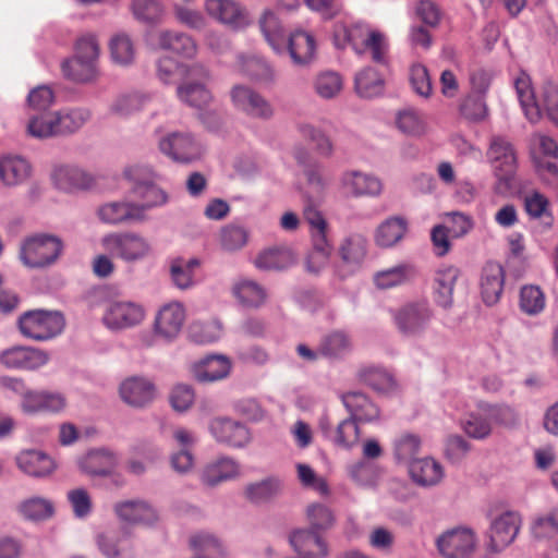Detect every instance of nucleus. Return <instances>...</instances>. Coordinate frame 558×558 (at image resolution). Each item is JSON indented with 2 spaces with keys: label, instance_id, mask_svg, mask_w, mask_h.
Masks as SVG:
<instances>
[{
  "label": "nucleus",
  "instance_id": "nucleus-29",
  "mask_svg": "<svg viewBox=\"0 0 558 558\" xmlns=\"http://www.w3.org/2000/svg\"><path fill=\"white\" fill-rule=\"evenodd\" d=\"M341 401L350 413V417L356 422L369 423L379 417L378 407L361 391L342 393Z\"/></svg>",
  "mask_w": 558,
  "mask_h": 558
},
{
  "label": "nucleus",
  "instance_id": "nucleus-21",
  "mask_svg": "<svg viewBox=\"0 0 558 558\" xmlns=\"http://www.w3.org/2000/svg\"><path fill=\"white\" fill-rule=\"evenodd\" d=\"M97 546L106 558H134V543L125 529L109 531L97 536Z\"/></svg>",
  "mask_w": 558,
  "mask_h": 558
},
{
  "label": "nucleus",
  "instance_id": "nucleus-49",
  "mask_svg": "<svg viewBox=\"0 0 558 558\" xmlns=\"http://www.w3.org/2000/svg\"><path fill=\"white\" fill-rule=\"evenodd\" d=\"M118 463L113 452L107 449L90 451L81 463L82 469L90 475H108Z\"/></svg>",
  "mask_w": 558,
  "mask_h": 558
},
{
  "label": "nucleus",
  "instance_id": "nucleus-15",
  "mask_svg": "<svg viewBox=\"0 0 558 558\" xmlns=\"http://www.w3.org/2000/svg\"><path fill=\"white\" fill-rule=\"evenodd\" d=\"M98 219L110 226L134 225L143 222L142 208L136 202L121 199L108 202L97 208Z\"/></svg>",
  "mask_w": 558,
  "mask_h": 558
},
{
  "label": "nucleus",
  "instance_id": "nucleus-54",
  "mask_svg": "<svg viewBox=\"0 0 558 558\" xmlns=\"http://www.w3.org/2000/svg\"><path fill=\"white\" fill-rule=\"evenodd\" d=\"M462 426L465 434L474 439H485L493 430V426L483 404L465 417Z\"/></svg>",
  "mask_w": 558,
  "mask_h": 558
},
{
  "label": "nucleus",
  "instance_id": "nucleus-13",
  "mask_svg": "<svg viewBox=\"0 0 558 558\" xmlns=\"http://www.w3.org/2000/svg\"><path fill=\"white\" fill-rule=\"evenodd\" d=\"M207 14L232 29H241L251 23L248 11L235 0H206Z\"/></svg>",
  "mask_w": 558,
  "mask_h": 558
},
{
  "label": "nucleus",
  "instance_id": "nucleus-52",
  "mask_svg": "<svg viewBox=\"0 0 558 558\" xmlns=\"http://www.w3.org/2000/svg\"><path fill=\"white\" fill-rule=\"evenodd\" d=\"M250 240V230L238 222L223 226L220 230L219 241L222 250L238 252L246 246Z\"/></svg>",
  "mask_w": 558,
  "mask_h": 558
},
{
  "label": "nucleus",
  "instance_id": "nucleus-46",
  "mask_svg": "<svg viewBox=\"0 0 558 558\" xmlns=\"http://www.w3.org/2000/svg\"><path fill=\"white\" fill-rule=\"evenodd\" d=\"M282 488V482L276 476L250 483L245 486L244 495L253 504H265L275 498Z\"/></svg>",
  "mask_w": 558,
  "mask_h": 558
},
{
  "label": "nucleus",
  "instance_id": "nucleus-33",
  "mask_svg": "<svg viewBox=\"0 0 558 558\" xmlns=\"http://www.w3.org/2000/svg\"><path fill=\"white\" fill-rule=\"evenodd\" d=\"M131 194L140 201L136 205L142 208L143 222L147 220L148 209L162 206L168 202L166 192L148 180H135Z\"/></svg>",
  "mask_w": 558,
  "mask_h": 558
},
{
  "label": "nucleus",
  "instance_id": "nucleus-63",
  "mask_svg": "<svg viewBox=\"0 0 558 558\" xmlns=\"http://www.w3.org/2000/svg\"><path fill=\"white\" fill-rule=\"evenodd\" d=\"M351 350V340L347 333L335 331L326 336L319 345V352L327 357H341Z\"/></svg>",
  "mask_w": 558,
  "mask_h": 558
},
{
  "label": "nucleus",
  "instance_id": "nucleus-1",
  "mask_svg": "<svg viewBox=\"0 0 558 558\" xmlns=\"http://www.w3.org/2000/svg\"><path fill=\"white\" fill-rule=\"evenodd\" d=\"M87 107H66L54 112L34 116L27 124L28 133L37 138L66 136L78 132L92 119Z\"/></svg>",
  "mask_w": 558,
  "mask_h": 558
},
{
  "label": "nucleus",
  "instance_id": "nucleus-28",
  "mask_svg": "<svg viewBox=\"0 0 558 558\" xmlns=\"http://www.w3.org/2000/svg\"><path fill=\"white\" fill-rule=\"evenodd\" d=\"M185 319V311L181 303L165 304L155 319V330L163 338H174L181 330Z\"/></svg>",
  "mask_w": 558,
  "mask_h": 558
},
{
  "label": "nucleus",
  "instance_id": "nucleus-51",
  "mask_svg": "<svg viewBox=\"0 0 558 558\" xmlns=\"http://www.w3.org/2000/svg\"><path fill=\"white\" fill-rule=\"evenodd\" d=\"M61 71L65 78L75 83L93 82L98 74L97 65L75 57L63 60Z\"/></svg>",
  "mask_w": 558,
  "mask_h": 558
},
{
  "label": "nucleus",
  "instance_id": "nucleus-10",
  "mask_svg": "<svg viewBox=\"0 0 558 558\" xmlns=\"http://www.w3.org/2000/svg\"><path fill=\"white\" fill-rule=\"evenodd\" d=\"M230 97L234 108L251 118L269 120L274 116L271 104L247 85H234L230 90Z\"/></svg>",
  "mask_w": 558,
  "mask_h": 558
},
{
  "label": "nucleus",
  "instance_id": "nucleus-19",
  "mask_svg": "<svg viewBox=\"0 0 558 558\" xmlns=\"http://www.w3.org/2000/svg\"><path fill=\"white\" fill-rule=\"evenodd\" d=\"M341 187L352 197H377L383 192V183L372 173L347 170L340 177Z\"/></svg>",
  "mask_w": 558,
  "mask_h": 558
},
{
  "label": "nucleus",
  "instance_id": "nucleus-17",
  "mask_svg": "<svg viewBox=\"0 0 558 558\" xmlns=\"http://www.w3.org/2000/svg\"><path fill=\"white\" fill-rule=\"evenodd\" d=\"M66 407V398L59 391L32 390L21 401V409L25 414L62 412Z\"/></svg>",
  "mask_w": 558,
  "mask_h": 558
},
{
  "label": "nucleus",
  "instance_id": "nucleus-8",
  "mask_svg": "<svg viewBox=\"0 0 558 558\" xmlns=\"http://www.w3.org/2000/svg\"><path fill=\"white\" fill-rule=\"evenodd\" d=\"M434 318L427 301L409 302L396 311L393 319L399 332L407 338H420Z\"/></svg>",
  "mask_w": 558,
  "mask_h": 558
},
{
  "label": "nucleus",
  "instance_id": "nucleus-31",
  "mask_svg": "<svg viewBox=\"0 0 558 558\" xmlns=\"http://www.w3.org/2000/svg\"><path fill=\"white\" fill-rule=\"evenodd\" d=\"M231 371V362L226 355L211 354L194 365L193 372L199 383H213L226 378Z\"/></svg>",
  "mask_w": 558,
  "mask_h": 558
},
{
  "label": "nucleus",
  "instance_id": "nucleus-37",
  "mask_svg": "<svg viewBox=\"0 0 558 558\" xmlns=\"http://www.w3.org/2000/svg\"><path fill=\"white\" fill-rule=\"evenodd\" d=\"M239 470V464L233 459L221 457L204 468L202 482L206 486L215 487L222 482L235 478Z\"/></svg>",
  "mask_w": 558,
  "mask_h": 558
},
{
  "label": "nucleus",
  "instance_id": "nucleus-41",
  "mask_svg": "<svg viewBox=\"0 0 558 558\" xmlns=\"http://www.w3.org/2000/svg\"><path fill=\"white\" fill-rule=\"evenodd\" d=\"M514 88L526 119L531 123L538 122L542 117L541 105L535 99L530 76L525 73L519 75L514 81Z\"/></svg>",
  "mask_w": 558,
  "mask_h": 558
},
{
  "label": "nucleus",
  "instance_id": "nucleus-62",
  "mask_svg": "<svg viewBox=\"0 0 558 558\" xmlns=\"http://www.w3.org/2000/svg\"><path fill=\"white\" fill-rule=\"evenodd\" d=\"M343 87V81L339 73L325 71L319 73L314 81L316 94L324 99H332L339 95Z\"/></svg>",
  "mask_w": 558,
  "mask_h": 558
},
{
  "label": "nucleus",
  "instance_id": "nucleus-22",
  "mask_svg": "<svg viewBox=\"0 0 558 558\" xmlns=\"http://www.w3.org/2000/svg\"><path fill=\"white\" fill-rule=\"evenodd\" d=\"M49 360L45 351L32 347H13L2 351L0 362L8 368L36 369Z\"/></svg>",
  "mask_w": 558,
  "mask_h": 558
},
{
  "label": "nucleus",
  "instance_id": "nucleus-32",
  "mask_svg": "<svg viewBox=\"0 0 558 558\" xmlns=\"http://www.w3.org/2000/svg\"><path fill=\"white\" fill-rule=\"evenodd\" d=\"M505 272L499 263H487L482 271L481 293L483 301L487 305H494L498 302L504 290Z\"/></svg>",
  "mask_w": 558,
  "mask_h": 558
},
{
  "label": "nucleus",
  "instance_id": "nucleus-55",
  "mask_svg": "<svg viewBox=\"0 0 558 558\" xmlns=\"http://www.w3.org/2000/svg\"><path fill=\"white\" fill-rule=\"evenodd\" d=\"M260 29L270 47L278 53L284 50L287 40L278 17L272 12H265L259 21Z\"/></svg>",
  "mask_w": 558,
  "mask_h": 558
},
{
  "label": "nucleus",
  "instance_id": "nucleus-38",
  "mask_svg": "<svg viewBox=\"0 0 558 558\" xmlns=\"http://www.w3.org/2000/svg\"><path fill=\"white\" fill-rule=\"evenodd\" d=\"M199 265L201 263L197 258H173L169 266L172 284L182 291L192 289L196 284L195 271Z\"/></svg>",
  "mask_w": 558,
  "mask_h": 558
},
{
  "label": "nucleus",
  "instance_id": "nucleus-47",
  "mask_svg": "<svg viewBox=\"0 0 558 558\" xmlns=\"http://www.w3.org/2000/svg\"><path fill=\"white\" fill-rule=\"evenodd\" d=\"M408 230V222L402 217H390L379 225L375 241L381 247H391L398 243Z\"/></svg>",
  "mask_w": 558,
  "mask_h": 558
},
{
  "label": "nucleus",
  "instance_id": "nucleus-24",
  "mask_svg": "<svg viewBox=\"0 0 558 558\" xmlns=\"http://www.w3.org/2000/svg\"><path fill=\"white\" fill-rule=\"evenodd\" d=\"M51 180L59 190L65 192L85 190L93 184V177L88 172L75 165L66 163L54 165Z\"/></svg>",
  "mask_w": 558,
  "mask_h": 558
},
{
  "label": "nucleus",
  "instance_id": "nucleus-16",
  "mask_svg": "<svg viewBox=\"0 0 558 558\" xmlns=\"http://www.w3.org/2000/svg\"><path fill=\"white\" fill-rule=\"evenodd\" d=\"M119 395L129 407L144 409L155 400L156 386L146 377L132 376L120 384Z\"/></svg>",
  "mask_w": 558,
  "mask_h": 558
},
{
  "label": "nucleus",
  "instance_id": "nucleus-59",
  "mask_svg": "<svg viewBox=\"0 0 558 558\" xmlns=\"http://www.w3.org/2000/svg\"><path fill=\"white\" fill-rule=\"evenodd\" d=\"M545 304V294L539 287L527 284L521 288L519 305L523 313L530 316L538 315L544 311Z\"/></svg>",
  "mask_w": 558,
  "mask_h": 558
},
{
  "label": "nucleus",
  "instance_id": "nucleus-44",
  "mask_svg": "<svg viewBox=\"0 0 558 558\" xmlns=\"http://www.w3.org/2000/svg\"><path fill=\"white\" fill-rule=\"evenodd\" d=\"M383 75L372 66H366L355 74L354 88L362 98H374L384 92Z\"/></svg>",
  "mask_w": 558,
  "mask_h": 558
},
{
  "label": "nucleus",
  "instance_id": "nucleus-60",
  "mask_svg": "<svg viewBox=\"0 0 558 558\" xmlns=\"http://www.w3.org/2000/svg\"><path fill=\"white\" fill-rule=\"evenodd\" d=\"M306 519L310 523V529L320 533L330 530L336 523V517L332 510L328 506L319 502L307 506Z\"/></svg>",
  "mask_w": 558,
  "mask_h": 558
},
{
  "label": "nucleus",
  "instance_id": "nucleus-50",
  "mask_svg": "<svg viewBox=\"0 0 558 558\" xmlns=\"http://www.w3.org/2000/svg\"><path fill=\"white\" fill-rule=\"evenodd\" d=\"M416 275L415 268L410 264H399L378 271L374 281L380 289H390L411 281Z\"/></svg>",
  "mask_w": 558,
  "mask_h": 558
},
{
  "label": "nucleus",
  "instance_id": "nucleus-5",
  "mask_svg": "<svg viewBox=\"0 0 558 558\" xmlns=\"http://www.w3.org/2000/svg\"><path fill=\"white\" fill-rule=\"evenodd\" d=\"M145 319L142 304L123 299L108 300L102 304L101 323L111 331H123L140 326Z\"/></svg>",
  "mask_w": 558,
  "mask_h": 558
},
{
  "label": "nucleus",
  "instance_id": "nucleus-23",
  "mask_svg": "<svg viewBox=\"0 0 558 558\" xmlns=\"http://www.w3.org/2000/svg\"><path fill=\"white\" fill-rule=\"evenodd\" d=\"M113 509L121 521L130 524L151 526L159 520L158 511L149 502L141 499L117 502Z\"/></svg>",
  "mask_w": 558,
  "mask_h": 558
},
{
  "label": "nucleus",
  "instance_id": "nucleus-11",
  "mask_svg": "<svg viewBox=\"0 0 558 558\" xmlns=\"http://www.w3.org/2000/svg\"><path fill=\"white\" fill-rule=\"evenodd\" d=\"M499 183L509 186L517 166V155L512 144L504 136H494L487 151Z\"/></svg>",
  "mask_w": 558,
  "mask_h": 558
},
{
  "label": "nucleus",
  "instance_id": "nucleus-14",
  "mask_svg": "<svg viewBox=\"0 0 558 558\" xmlns=\"http://www.w3.org/2000/svg\"><path fill=\"white\" fill-rule=\"evenodd\" d=\"M159 149L174 161L191 162L202 155L201 145L190 133L173 132L159 141Z\"/></svg>",
  "mask_w": 558,
  "mask_h": 558
},
{
  "label": "nucleus",
  "instance_id": "nucleus-34",
  "mask_svg": "<svg viewBox=\"0 0 558 558\" xmlns=\"http://www.w3.org/2000/svg\"><path fill=\"white\" fill-rule=\"evenodd\" d=\"M157 45L163 50H170L183 58L192 59L197 53V45L192 36L175 32L160 31L157 34Z\"/></svg>",
  "mask_w": 558,
  "mask_h": 558
},
{
  "label": "nucleus",
  "instance_id": "nucleus-36",
  "mask_svg": "<svg viewBox=\"0 0 558 558\" xmlns=\"http://www.w3.org/2000/svg\"><path fill=\"white\" fill-rule=\"evenodd\" d=\"M530 535L535 542H547L558 535V505L532 517Z\"/></svg>",
  "mask_w": 558,
  "mask_h": 558
},
{
  "label": "nucleus",
  "instance_id": "nucleus-26",
  "mask_svg": "<svg viewBox=\"0 0 558 558\" xmlns=\"http://www.w3.org/2000/svg\"><path fill=\"white\" fill-rule=\"evenodd\" d=\"M15 462L24 474L37 478L49 476L56 469L54 461L47 453L35 449L21 451Z\"/></svg>",
  "mask_w": 558,
  "mask_h": 558
},
{
  "label": "nucleus",
  "instance_id": "nucleus-20",
  "mask_svg": "<svg viewBox=\"0 0 558 558\" xmlns=\"http://www.w3.org/2000/svg\"><path fill=\"white\" fill-rule=\"evenodd\" d=\"M292 548L305 558H327L329 546L322 537L320 532L313 529H300L293 531L289 536Z\"/></svg>",
  "mask_w": 558,
  "mask_h": 558
},
{
  "label": "nucleus",
  "instance_id": "nucleus-3",
  "mask_svg": "<svg viewBox=\"0 0 558 558\" xmlns=\"http://www.w3.org/2000/svg\"><path fill=\"white\" fill-rule=\"evenodd\" d=\"M17 326L25 338L47 341L62 332L64 318L56 311L33 310L19 317Z\"/></svg>",
  "mask_w": 558,
  "mask_h": 558
},
{
  "label": "nucleus",
  "instance_id": "nucleus-61",
  "mask_svg": "<svg viewBox=\"0 0 558 558\" xmlns=\"http://www.w3.org/2000/svg\"><path fill=\"white\" fill-rule=\"evenodd\" d=\"M421 438L411 433H404L397 437L393 442L395 457L399 462L410 464L416 460V456L421 449Z\"/></svg>",
  "mask_w": 558,
  "mask_h": 558
},
{
  "label": "nucleus",
  "instance_id": "nucleus-53",
  "mask_svg": "<svg viewBox=\"0 0 558 558\" xmlns=\"http://www.w3.org/2000/svg\"><path fill=\"white\" fill-rule=\"evenodd\" d=\"M362 383L378 392H389L395 389L396 381L392 375L379 366H367L359 371Z\"/></svg>",
  "mask_w": 558,
  "mask_h": 558
},
{
  "label": "nucleus",
  "instance_id": "nucleus-2",
  "mask_svg": "<svg viewBox=\"0 0 558 558\" xmlns=\"http://www.w3.org/2000/svg\"><path fill=\"white\" fill-rule=\"evenodd\" d=\"M64 250L61 238L49 233H38L26 238L20 247L22 264L31 269H44L54 265Z\"/></svg>",
  "mask_w": 558,
  "mask_h": 558
},
{
  "label": "nucleus",
  "instance_id": "nucleus-48",
  "mask_svg": "<svg viewBox=\"0 0 558 558\" xmlns=\"http://www.w3.org/2000/svg\"><path fill=\"white\" fill-rule=\"evenodd\" d=\"M288 50L295 64H305L313 58L315 51L314 38L306 32L296 31L288 39Z\"/></svg>",
  "mask_w": 558,
  "mask_h": 558
},
{
  "label": "nucleus",
  "instance_id": "nucleus-40",
  "mask_svg": "<svg viewBox=\"0 0 558 558\" xmlns=\"http://www.w3.org/2000/svg\"><path fill=\"white\" fill-rule=\"evenodd\" d=\"M524 209L531 219L541 220V232H547L554 225V217L549 209L548 198L537 192L532 191L524 196Z\"/></svg>",
  "mask_w": 558,
  "mask_h": 558
},
{
  "label": "nucleus",
  "instance_id": "nucleus-43",
  "mask_svg": "<svg viewBox=\"0 0 558 558\" xmlns=\"http://www.w3.org/2000/svg\"><path fill=\"white\" fill-rule=\"evenodd\" d=\"M238 68L247 77L260 82L271 83L275 81V71L271 65L262 57L252 56H238Z\"/></svg>",
  "mask_w": 558,
  "mask_h": 558
},
{
  "label": "nucleus",
  "instance_id": "nucleus-12",
  "mask_svg": "<svg viewBox=\"0 0 558 558\" xmlns=\"http://www.w3.org/2000/svg\"><path fill=\"white\" fill-rule=\"evenodd\" d=\"M521 523V514L517 511H505L496 517L490 522L487 548L492 553L504 550L518 536Z\"/></svg>",
  "mask_w": 558,
  "mask_h": 558
},
{
  "label": "nucleus",
  "instance_id": "nucleus-64",
  "mask_svg": "<svg viewBox=\"0 0 558 558\" xmlns=\"http://www.w3.org/2000/svg\"><path fill=\"white\" fill-rule=\"evenodd\" d=\"M396 123L402 133L411 136H418L423 134L425 130L422 114L413 108L399 111Z\"/></svg>",
  "mask_w": 558,
  "mask_h": 558
},
{
  "label": "nucleus",
  "instance_id": "nucleus-35",
  "mask_svg": "<svg viewBox=\"0 0 558 558\" xmlns=\"http://www.w3.org/2000/svg\"><path fill=\"white\" fill-rule=\"evenodd\" d=\"M409 472L413 482L422 487H432L439 484L444 477L440 463L432 458L416 459L409 464Z\"/></svg>",
  "mask_w": 558,
  "mask_h": 558
},
{
  "label": "nucleus",
  "instance_id": "nucleus-27",
  "mask_svg": "<svg viewBox=\"0 0 558 558\" xmlns=\"http://www.w3.org/2000/svg\"><path fill=\"white\" fill-rule=\"evenodd\" d=\"M471 83L476 94H470L462 100L460 112L468 120L480 121L487 114V107L483 94L488 85L483 73L472 74Z\"/></svg>",
  "mask_w": 558,
  "mask_h": 558
},
{
  "label": "nucleus",
  "instance_id": "nucleus-45",
  "mask_svg": "<svg viewBox=\"0 0 558 558\" xmlns=\"http://www.w3.org/2000/svg\"><path fill=\"white\" fill-rule=\"evenodd\" d=\"M313 250L306 259V269L317 274L328 263L332 247L329 243L326 230L312 231Z\"/></svg>",
  "mask_w": 558,
  "mask_h": 558
},
{
  "label": "nucleus",
  "instance_id": "nucleus-4",
  "mask_svg": "<svg viewBox=\"0 0 558 558\" xmlns=\"http://www.w3.org/2000/svg\"><path fill=\"white\" fill-rule=\"evenodd\" d=\"M102 247L113 257L135 263L151 254L149 241L136 232H112L101 239Z\"/></svg>",
  "mask_w": 558,
  "mask_h": 558
},
{
  "label": "nucleus",
  "instance_id": "nucleus-39",
  "mask_svg": "<svg viewBox=\"0 0 558 558\" xmlns=\"http://www.w3.org/2000/svg\"><path fill=\"white\" fill-rule=\"evenodd\" d=\"M295 263V256L287 246H272L260 252L255 266L263 270H283Z\"/></svg>",
  "mask_w": 558,
  "mask_h": 558
},
{
  "label": "nucleus",
  "instance_id": "nucleus-30",
  "mask_svg": "<svg viewBox=\"0 0 558 558\" xmlns=\"http://www.w3.org/2000/svg\"><path fill=\"white\" fill-rule=\"evenodd\" d=\"M459 277V269L453 266L440 267L436 270L434 277V300L435 303L449 310L453 305V290Z\"/></svg>",
  "mask_w": 558,
  "mask_h": 558
},
{
  "label": "nucleus",
  "instance_id": "nucleus-42",
  "mask_svg": "<svg viewBox=\"0 0 558 558\" xmlns=\"http://www.w3.org/2000/svg\"><path fill=\"white\" fill-rule=\"evenodd\" d=\"M29 162L21 156H5L0 159V179L5 185L23 183L31 175Z\"/></svg>",
  "mask_w": 558,
  "mask_h": 558
},
{
  "label": "nucleus",
  "instance_id": "nucleus-25",
  "mask_svg": "<svg viewBox=\"0 0 558 558\" xmlns=\"http://www.w3.org/2000/svg\"><path fill=\"white\" fill-rule=\"evenodd\" d=\"M367 253L366 238L360 233H351L342 239L338 246V256L348 272L359 269Z\"/></svg>",
  "mask_w": 558,
  "mask_h": 558
},
{
  "label": "nucleus",
  "instance_id": "nucleus-7",
  "mask_svg": "<svg viewBox=\"0 0 558 558\" xmlns=\"http://www.w3.org/2000/svg\"><path fill=\"white\" fill-rule=\"evenodd\" d=\"M365 33L366 31L359 25L351 28L340 26L335 33V44L338 48H343L347 44L351 45L357 53H361L362 51L357 48L361 38L365 49L371 51L372 60L381 65L387 64V44L383 35L378 32H369L365 36Z\"/></svg>",
  "mask_w": 558,
  "mask_h": 558
},
{
  "label": "nucleus",
  "instance_id": "nucleus-58",
  "mask_svg": "<svg viewBox=\"0 0 558 558\" xmlns=\"http://www.w3.org/2000/svg\"><path fill=\"white\" fill-rule=\"evenodd\" d=\"M19 511L27 520L41 521L52 517L54 507L46 498L32 497L20 504Z\"/></svg>",
  "mask_w": 558,
  "mask_h": 558
},
{
  "label": "nucleus",
  "instance_id": "nucleus-9",
  "mask_svg": "<svg viewBox=\"0 0 558 558\" xmlns=\"http://www.w3.org/2000/svg\"><path fill=\"white\" fill-rule=\"evenodd\" d=\"M476 543L475 533L465 526L448 530L436 539L437 548L445 558H470Z\"/></svg>",
  "mask_w": 558,
  "mask_h": 558
},
{
  "label": "nucleus",
  "instance_id": "nucleus-56",
  "mask_svg": "<svg viewBox=\"0 0 558 558\" xmlns=\"http://www.w3.org/2000/svg\"><path fill=\"white\" fill-rule=\"evenodd\" d=\"M233 295L248 307L262 305L266 299L265 290L255 281L240 280L232 288Z\"/></svg>",
  "mask_w": 558,
  "mask_h": 558
},
{
  "label": "nucleus",
  "instance_id": "nucleus-18",
  "mask_svg": "<svg viewBox=\"0 0 558 558\" xmlns=\"http://www.w3.org/2000/svg\"><path fill=\"white\" fill-rule=\"evenodd\" d=\"M209 432L220 444L242 448L250 442L251 435L242 423L229 417H215L209 423Z\"/></svg>",
  "mask_w": 558,
  "mask_h": 558
},
{
  "label": "nucleus",
  "instance_id": "nucleus-57",
  "mask_svg": "<svg viewBox=\"0 0 558 558\" xmlns=\"http://www.w3.org/2000/svg\"><path fill=\"white\" fill-rule=\"evenodd\" d=\"M111 59L116 64L126 66L133 63L135 49L132 39L125 33L116 34L109 44Z\"/></svg>",
  "mask_w": 558,
  "mask_h": 558
},
{
  "label": "nucleus",
  "instance_id": "nucleus-6",
  "mask_svg": "<svg viewBox=\"0 0 558 558\" xmlns=\"http://www.w3.org/2000/svg\"><path fill=\"white\" fill-rule=\"evenodd\" d=\"M210 74L206 66L195 63L185 69V78L177 87V96L183 104L202 109L210 104L213 96L206 83Z\"/></svg>",
  "mask_w": 558,
  "mask_h": 558
}]
</instances>
